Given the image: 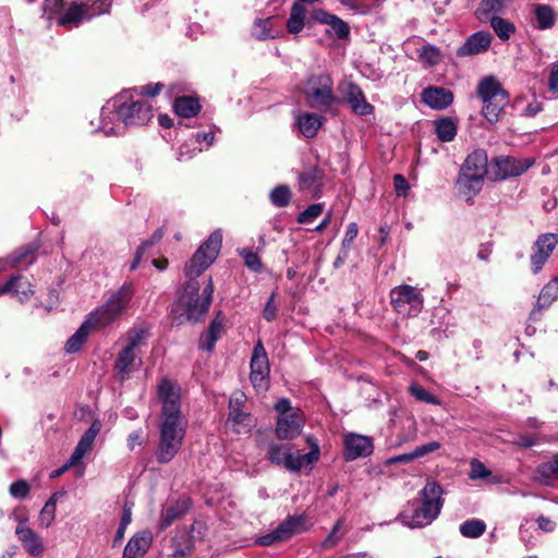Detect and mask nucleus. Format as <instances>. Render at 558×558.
Returning <instances> with one entry per match:
<instances>
[{
  "instance_id": "f257e3e1",
  "label": "nucleus",
  "mask_w": 558,
  "mask_h": 558,
  "mask_svg": "<svg viewBox=\"0 0 558 558\" xmlns=\"http://www.w3.org/2000/svg\"><path fill=\"white\" fill-rule=\"evenodd\" d=\"M157 398L161 403L159 417V439L156 460L166 464L171 462L180 451L186 434L187 421L181 411L180 388L168 378H162L157 386Z\"/></svg>"
},
{
  "instance_id": "f03ea898",
  "label": "nucleus",
  "mask_w": 558,
  "mask_h": 558,
  "mask_svg": "<svg viewBox=\"0 0 558 558\" xmlns=\"http://www.w3.org/2000/svg\"><path fill=\"white\" fill-rule=\"evenodd\" d=\"M135 293L134 283L124 282L118 290L113 291L107 301L92 311L80 328L65 343L68 353H75L88 338L92 330L105 328L114 323L129 307Z\"/></svg>"
},
{
  "instance_id": "7ed1b4c3",
  "label": "nucleus",
  "mask_w": 558,
  "mask_h": 558,
  "mask_svg": "<svg viewBox=\"0 0 558 558\" xmlns=\"http://www.w3.org/2000/svg\"><path fill=\"white\" fill-rule=\"evenodd\" d=\"M422 505L414 509H404L400 519L403 525L416 529L430 524L442 508V488L436 482H427L420 493Z\"/></svg>"
},
{
  "instance_id": "20e7f679",
  "label": "nucleus",
  "mask_w": 558,
  "mask_h": 558,
  "mask_svg": "<svg viewBox=\"0 0 558 558\" xmlns=\"http://www.w3.org/2000/svg\"><path fill=\"white\" fill-rule=\"evenodd\" d=\"M120 111V121L123 130L128 126H141L147 124L153 118V106L145 99L130 100L128 93L118 95L106 104V114Z\"/></svg>"
},
{
  "instance_id": "39448f33",
  "label": "nucleus",
  "mask_w": 558,
  "mask_h": 558,
  "mask_svg": "<svg viewBox=\"0 0 558 558\" xmlns=\"http://www.w3.org/2000/svg\"><path fill=\"white\" fill-rule=\"evenodd\" d=\"M477 96L482 100V113L485 119L489 123L498 122L509 102V95L500 83L492 76L481 80Z\"/></svg>"
},
{
  "instance_id": "423d86ee",
  "label": "nucleus",
  "mask_w": 558,
  "mask_h": 558,
  "mask_svg": "<svg viewBox=\"0 0 558 558\" xmlns=\"http://www.w3.org/2000/svg\"><path fill=\"white\" fill-rule=\"evenodd\" d=\"M307 442L311 445V450L304 454L291 453L287 446L272 442L269 445L268 458L277 465H283L291 472H299L303 466L318 461L320 456L319 447L316 442H312V437H307Z\"/></svg>"
},
{
  "instance_id": "0eeeda50",
  "label": "nucleus",
  "mask_w": 558,
  "mask_h": 558,
  "mask_svg": "<svg viewBox=\"0 0 558 558\" xmlns=\"http://www.w3.org/2000/svg\"><path fill=\"white\" fill-rule=\"evenodd\" d=\"M278 412L276 435L281 440H289L298 437L304 426V415L299 408L291 407L288 399H280L276 405Z\"/></svg>"
},
{
  "instance_id": "6e6552de",
  "label": "nucleus",
  "mask_w": 558,
  "mask_h": 558,
  "mask_svg": "<svg viewBox=\"0 0 558 558\" xmlns=\"http://www.w3.org/2000/svg\"><path fill=\"white\" fill-rule=\"evenodd\" d=\"M222 243L220 231L213 232L203 243L185 266V276L193 281L206 270L218 256Z\"/></svg>"
},
{
  "instance_id": "1a4fd4ad",
  "label": "nucleus",
  "mask_w": 558,
  "mask_h": 558,
  "mask_svg": "<svg viewBox=\"0 0 558 558\" xmlns=\"http://www.w3.org/2000/svg\"><path fill=\"white\" fill-rule=\"evenodd\" d=\"M332 85L329 75L319 74L308 77L304 87L308 106L318 110L328 109L336 100Z\"/></svg>"
},
{
  "instance_id": "9d476101",
  "label": "nucleus",
  "mask_w": 558,
  "mask_h": 558,
  "mask_svg": "<svg viewBox=\"0 0 558 558\" xmlns=\"http://www.w3.org/2000/svg\"><path fill=\"white\" fill-rule=\"evenodd\" d=\"M390 302L396 312L407 316H417L424 304V296L420 289L400 284L390 291Z\"/></svg>"
},
{
  "instance_id": "9b49d317",
  "label": "nucleus",
  "mask_w": 558,
  "mask_h": 558,
  "mask_svg": "<svg viewBox=\"0 0 558 558\" xmlns=\"http://www.w3.org/2000/svg\"><path fill=\"white\" fill-rule=\"evenodd\" d=\"M198 291L199 287L197 282L190 281L184 287V290L172 312L175 315L185 316L190 322H197L208 311L206 303L201 301Z\"/></svg>"
},
{
  "instance_id": "f8f14e48",
  "label": "nucleus",
  "mask_w": 558,
  "mask_h": 558,
  "mask_svg": "<svg viewBox=\"0 0 558 558\" xmlns=\"http://www.w3.org/2000/svg\"><path fill=\"white\" fill-rule=\"evenodd\" d=\"M307 518L305 514L291 515L281 522L274 531L259 536L256 543L260 546H271L289 539L294 534L305 531Z\"/></svg>"
},
{
  "instance_id": "ddd939ff",
  "label": "nucleus",
  "mask_w": 558,
  "mask_h": 558,
  "mask_svg": "<svg viewBox=\"0 0 558 558\" xmlns=\"http://www.w3.org/2000/svg\"><path fill=\"white\" fill-rule=\"evenodd\" d=\"M533 163V158L499 156L494 159L490 166L489 178L493 181H501L510 177H518L524 173Z\"/></svg>"
},
{
  "instance_id": "4468645a",
  "label": "nucleus",
  "mask_w": 558,
  "mask_h": 558,
  "mask_svg": "<svg viewBox=\"0 0 558 558\" xmlns=\"http://www.w3.org/2000/svg\"><path fill=\"white\" fill-rule=\"evenodd\" d=\"M250 367V380L254 389L257 392L266 391L269 386L270 366L266 350L262 341H258L254 345Z\"/></svg>"
},
{
  "instance_id": "2eb2a0df",
  "label": "nucleus",
  "mask_w": 558,
  "mask_h": 558,
  "mask_svg": "<svg viewBox=\"0 0 558 558\" xmlns=\"http://www.w3.org/2000/svg\"><path fill=\"white\" fill-rule=\"evenodd\" d=\"M557 244L558 235L556 233H544L537 238L531 254V268L533 274L536 275L542 270Z\"/></svg>"
},
{
  "instance_id": "dca6fc26",
  "label": "nucleus",
  "mask_w": 558,
  "mask_h": 558,
  "mask_svg": "<svg viewBox=\"0 0 558 558\" xmlns=\"http://www.w3.org/2000/svg\"><path fill=\"white\" fill-rule=\"evenodd\" d=\"M343 456L345 461H353L372 454L373 439L356 433H347L343 436Z\"/></svg>"
},
{
  "instance_id": "f3484780",
  "label": "nucleus",
  "mask_w": 558,
  "mask_h": 558,
  "mask_svg": "<svg viewBox=\"0 0 558 558\" xmlns=\"http://www.w3.org/2000/svg\"><path fill=\"white\" fill-rule=\"evenodd\" d=\"M15 535L31 556L39 557L44 553L45 547L40 536L27 525L26 520L19 522L15 527Z\"/></svg>"
},
{
  "instance_id": "a211bd4d",
  "label": "nucleus",
  "mask_w": 558,
  "mask_h": 558,
  "mask_svg": "<svg viewBox=\"0 0 558 558\" xmlns=\"http://www.w3.org/2000/svg\"><path fill=\"white\" fill-rule=\"evenodd\" d=\"M311 17L314 22L328 25L329 28L326 32L335 34L338 39H345L350 35V27L347 22L323 9L313 10Z\"/></svg>"
},
{
  "instance_id": "6ab92c4d",
  "label": "nucleus",
  "mask_w": 558,
  "mask_h": 558,
  "mask_svg": "<svg viewBox=\"0 0 558 558\" xmlns=\"http://www.w3.org/2000/svg\"><path fill=\"white\" fill-rule=\"evenodd\" d=\"M109 4L106 0L101 1L97 12L89 14L83 4L73 2L68 10L60 16L59 24L63 26H78L84 20H89L95 14L108 12Z\"/></svg>"
},
{
  "instance_id": "aec40b11",
  "label": "nucleus",
  "mask_w": 558,
  "mask_h": 558,
  "mask_svg": "<svg viewBox=\"0 0 558 558\" xmlns=\"http://www.w3.org/2000/svg\"><path fill=\"white\" fill-rule=\"evenodd\" d=\"M344 97L351 110L357 116H369L374 112V106L371 105L359 85L350 82L343 89Z\"/></svg>"
},
{
  "instance_id": "412c9836",
  "label": "nucleus",
  "mask_w": 558,
  "mask_h": 558,
  "mask_svg": "<svg viewBox=\"0 0 558 558\" xmlns=\"http://www.w3.org/2000/svg\"><path fill=\"white\" fill-rule=\"evenodd\" d=\"M153 543L150 531H141L134 534L126 543L122 558H144Z\"/></svg>"
},
{
  "instance_id": "4be33fe9",
  "label": "nucleus",
  "mask_w": 558,
  "mask_h": 558,
  "mask_svg": "<svg viewBox=\"0 0 558 558\" xmlns=\"http://www.w3.org/2000/svg\"><path fill=\"white\" fill-rule=\"evenodd\" d=\"M101 429L99 420H95L89 428L82 435L70 457V464H77L93 448V444Z\"/></svg>"
},
{
  "instance_id": "5701e85b",
  "label": "nucleus",
  "mask_w": 558,
  "mask_h": 558,
  "mask_svg": "<svg viewBox=\"0 0 558 558\" xmlns=\"http://www.w3.org/2000/svg\"><path fill=\"white\" fill-rule=\"evenodd\" d=\"M484 179L478 174L460 169L456 183L459 194L466 201L473 198L482 190Z\"/></svg>"
},
{
  "instance_id": "b1692460",
  "label": "nucleus",
  "mask_w": 558,
  "mask_h": 558,
  "mask_svg": "<svg viewBox=\"0 0 558 558\" xmlns=\"http://www.w3.org/2000/svg\"><path fill=\"white\" fill-rule=\"evenodd\" d=\"M492 44L488 32H476L457 50L459 57L474 56L486 51Z\"/></svg>"
},
{
  "instance_id": "393cba45",
  "label": "nucleus",
  "mask_w": 558,
  "mask_h": 558,
  "mask_svg": "<svg viewBox=\"0 0 558 558\" xmlns=\"http://www.w3.org/2000/svg\"><path fill=\"white\" fill-rule=\"evenodd\" d=\"M422 101L432 109L444 110L452 104L453 95L442 87H428L422 93Z\"/></svg>"
},
{
  "instance_id": "a878e982",
  "label": "nucleus",
  "mask_w": 558,
  "mask_h": 558,
  "mask_svg": "<svg viewBox=\"0 0 558 558\" xmlns=\"http://www.w3.org/2000/svg\"><path fill=\"white\" fill-rule=\"evenodd\" d=\"M558 296V277H555L543 287L537 298L536 304L530 314L532 320H537L541 311L549 307Z\"/></svg>"
},
{
  "instance_id": "bb28decb",
  "label": "nucleus",
  "mask_w": 558,
  "mask_h": 558,
  "mask_svg": "<svg viewBox=\"0 0 558 558\" xmlns=\"http://www.w3.org/2000/svg\"><path fill=\"white\" fill-rule=\"evenodd\" d=\"M12 294L16 296L21 302L29 299L34 293L32 284L25 280L22 276H12L9 281L0 287V295Z\"/></svg>"
},
{
  "instance_id": "cd10ccee",
  "label": "nucleus",
  "mask_w": 558,
  "mask_h": 558,
  "mask_svg": "<svg viewBox=\"0 0 558 558\" xmlns=\"http://www.w3.org/2000/svg\"><path fill=\"white\" fill-rule=\"evenodd\" d=\"M465 172H471L485 178L489 175L490 169H488V157L484 149H475L469 154L462 163L461 168Z\"/></svg>"
},
{
  "instance_id": "c85d7f7f",
  "label": "nucleus",
  "mask_w": 558,
  "mask_h": 558,
  "mask_svg": "<svg viewBox=\"0 0 558 558\" xmlns=\"http://www.w3.org/2000/svg\"><path fill=\"white\" fill-rule=\"evenodd\" d=\"M294 118L300 133L306 138H313L324 122V117L317 113H298Z\"/></svg>"
},
{
  "instance_id": "c756f323",
  "label": "nucleus",
  "mask_w": 558,
  "mask_h": 558,
  "mask_svg": "<svg viewBox=\"0 0 558 558\" xmlns=\"http://www.w3.org/2000/svg\"><path fill=\"white\" fill-rule=\"evenodd\" d=\"M307 9L300 2H294L290 9V14L286 23L289 34L299 35L306 23Z\"/></svg>"
},
{
  "instance_id": "7c9ffc66",
  "label": "nucleus",
  "mask_w": 558,
  "mask_h": 558,
  "mask_svg": "<svg viewBox=\"0 0 558 558\" xmlns=\"http://www.w3.org/2000/svg\"><path fill=\"white\" fill-rule=\"evenodd\" d=\"M141 360L136 352L123 348L118 355L114 367L120 380H125L130 373L135 368L136 363Z\"/></svg>"
},
{
  "instance_id": "2f4dec72",
  "label": "nucleus",
  "mask_w": 558,
  "mask_h": 558,
  "mask_svg": "<svg viewBox=\"0 0 558 558\" xmlns=\"http://www.w3.org/2000/svg\"><path fill=\"white\" fill-rule=\"evenodd\" d=\"M227 423L232 424L233 430L238 434L250 433L255 426L253 416L248 412L243 411V409L229 410Z\"/></svg>"
},
{
  "instance_id": "473e14b6",
  "label": "nucleus",
  "mask_w": 558,
  "mask_h": 558,
  "mask_svg": "<svg viewBox=\"0 0 558 558\" xmlns=\"http://www.w3.org/2000/svg\"><path fill=\"white\" fill-rule=\"evenodd\" d=\"M114 113L106 114V105L101 108L100 112V126L99 130L106 135H120L123 133V126L120 121L119 108H116Z\"/></svg>"
},
{
  "instance_id": "72a5a7b5",
  "label": "nucleus",
  "mask_w": 558,
  "mask_h": 558,
  "mask_svg": "<svg viewBox=\"0 0 558 558\" xmlns=\"http://www.w3.org/2000/svg\"><path fill=\"white\" fill-rule=\"evenodd\" d=\"M171 547L173 548L171 558H187L193 549L190 534L185 530L177 531L171 539Z\"/></svg>"
},
{
  "instance_id": "f704fd0d",
  "label": "nucleus",
  "mask_w": 558,
  "mask_h": 558,
  "mask_svg": "<svg viewBox=\"0 0 558 558\" xmlns=\"http://www.w3.org/2000/svg\"><path fill=\"white\" fill-rule=\"evenodd\" d=\"M320 178V171L317 168H308L304 170L299 175L300 190L302 192L310 193L313 196H317Z\"/></svg>"
},
{
  "instance_id": "c9c22d12",
  "label": "nucleus",
  "mask_w": 558,
  "mask_h": 558,
  "mask_svg": "<svg viewBox=\"0 0 558 558\" xmlns=\"http://www.w3.org/2000/svg\"><path fill=\"white\" fill-rule=\"evenodd\" d=\"M281 34L280 29L275 28L274 17H267L255 21L252 27V35L258 40H266L270 38L279 37Z\"/></svg>"
},
{
  "instance_id": "e433bc0d",
  "label": "nucleus",
  "mask_w": 558,
  "mask_h": 558,
  "mask_svg": "<svg viewBox=\"0 0 558 558\" xmlns=\"http://www.w3.org/2000/svg\"><path fill=\"white\" fill-rule=\"evenodd\" d=\"M173 108L179 117L192 118L199 112L201 104L197 98L184 96L174 101Z\"/></svg>"
},
{
  "instance_id": "4c0bfd02",
  "label": "nucleus",
  "mask_w": 558,
  "mask_h": 558,
  "mask_svg": "<svg viewBox=\"0 0 558 558\" xmlns=\"http://www.w3.org/2000/svg\"><path fill=\"white\" fill-rule=\"evenodd\" d=\"M457 124L450 118H441L435 121V131L441 142H452L457 135Z\"/></svg>"
},
{
  "instance_id": "58836bf2",
  "label": "nucleus",
  "mask_w": 558,
  "mask_h": 558,
  "mask_svg": "<svg viewBox=\"0 0 558 558\" xmlns=\"http://www.w3.org/2000/svg\"><path fill=\"white\" fill-rule=\"evenodd\" d=\"M35 247L27 246L21 252L13 253L8 260H0V270L4 269V266L2 264L9 263L12 267L16 265H32L35 262Z\"/></svg>"
},
{
  "instance_id": "ea45409f",
  "label": "nucleus",
  "mask_w": 558,
  "mask_h": 558,
  "mask_svg": "<svg viewBox=\"0 0 558 558\" xmlns=\"http://www.w3.org/2000/svg\"><path fill=\"white\" fill-rule=\"evenodd\" d=\"M536 473L545 484H548L551 480H558V454L554 456L550 461L541 463L536 469Z\"/></svg>"
},
{
  "instance_id": "a19ab883",
  "label": "nucleus",
  "mask_w": 558,
  "mask_h": 558,
  "mask_svg": "<svg viewBox=\"0 0 558 558\" xmlns=\"http://www.w3.org/2000/svg\"><path fill=\"white\" fill-rule=\"evenodd\" d=\"M535 17L539 29H547L555 24V13L549 5L537 4L535 5Z\"/></svg>"
},
{
  "instance_id": "79ce46f5",
  "label": "nucleus",
  "mask_w": 558,
  "mask_h": 558,
  "mask_svg": "<svg viewBox=\"0 0 558 558\" xmlns=\"http://www.w3.org/2000/svg\"><path fill=\"white\" fill-rule=\"evenodd\" d=\"M490 26L501 40H508L515 32L514 25L500 16L492 17Z\"/></svg>"
},
{
  "instance_id": "37998d69",
  "label": "nucleus",
  "mask_w": 558,
  "mask_h": 558,
  "mask_svg": "<svg viewBox=\"0 0 558 558\" xmlns=\"http://www.w3.org/2000/svg\"><path fill=\"white\" fill-rule=\"evenodd\" d=\"M459 530L464 537L476 538L483 535L486 524L482 520L471 519L463 522Z\"/></svg>"
},
{
  "instance_id": "c03bdc74",
  "label": "nucleus",
  "mask_w": 558,
  "mask_h": 558,
  "mask_svg": "<svg viewBox=\"0 0 558 558\" xmlns=\"http://www.w3.org/2000/svg\"><path fill=\"white\" fill-rule=\"evenodd\" d=\"M186 508L184 506H169L166 508L160 515V529H167L177 519L184 514Z\"/></svg>"
},
{
  "instance_id": "a18cd8bd",
  "label": "nucleus",
  "mask_w": 558,
  "mask_h": 558,
  "mask_svg": "<svg viewBox=\"0 0 558 558\" xmlns=\"http://www.w3.org/2000/svg\"><path fill=\"white\" fill-rule=\"evenodd\" d=\"M512 0H482L476 11L477 15L481 19L483 15H488L490 13H499Z\"/></svg>"
},
{
  "instance_id": "49530a36",
  "label": "nucleus",
  "mask_w": 558,
  "mask_h": 558,
  "mask_svg": "<svg viewBox=\"0 0 558 558\" xmlns=\"http://www.w3.org/2000/svg\"><path fill=\"white\" fill-rule=\"evenodd\" d=\"M291 198L290 189L287 185H278L270 192V202L277 207H286Z\"/></svg>"
},
{
  "instance_id": "de8ad7c7",
  "label": "nucleus",
  "mask_w": 558,
  "mask_h": 558,
  "mask_svg": "<svg viewBox=\"0 0 558 558\" xmlns=\"http://www.w3.org/2000/svg\"><path fill=\"white\" fill-rule=\"evenodd\" d=\"M409 392L417 401L425 402L428 404H436V405L440 404V401L435 396L429 393L425 388H423L422 386H420L417 384H412L409 387Z\"/></svg>"
},
{
  "instance_id": "09e8293b",
  "label": "nucleus",
  "mask_w": 558,
  "mask_h": 558,
  "mask_svg": "<svg viewBox=\"0 0 558 558\" xmlns=\"http://www.w3.org/2000/svg\"><path fill=\"white\" fill-rule=\"evenodd\" d=\"M240 255L244 260L245 266L254 272H259L262 270V262L259 256L248 248H242L240 251Z\"/></svg>"
},
{
  "instance_id": "8fccbe9b",
  "label": "nucleus",
  "mask_w": 558,
  "mask_h": 558,
  "mask_svg": "<svg viewBox=\"0 0 558 558\" xmlns=\"http://www.w3.org/2000/svg\"><path fill=\"white\" fill-rule=\"evenodd\" d=\"M471 470L469 473V477L473 481L476 480H485L492 475L490 470H488L483 462L477 459H473L470 463Z\"/></svg>"
},
{
  "instance_id": "3c124183",
  "label": "nucleus",
  "mask_w": 558,
  "mask_h": 558,
  "mask_svg": "<svg viewBox=\"0 0 558 558\" xmlns=\"http://www.w3.org/2000/svg\"><path fill=\"white\" fill-rule=\"evenodd\" d=\"M324 206L323 204H313L308 206L304 211H302L298 217L299 223H308L312 222L315 218H317L323 213Z\"/></svg>"
},
{
  "instance_id": "603ef678",
  "label": "nucleus",
  "mask_w": 558,
  "mask_h": 558,
  "mask_svg": "<svg viewBox=\"0 0 558 558\" xmlns=\"http://www.w3.org/2000/svg\"><path fill=\"white\" fill-rule=\"evenodd\" d=\"M420 57L428 65H435L440 60L439 50L432 45L423 46L420 52Z\"/></svg>"
},
{
  "instance_id": "864d4df0",
  "label": "nucleus",
  "mask_w": 558,
  "mask_h": 558,
  "mask_svg": "<svg viewBox=\"0 0 558 558\" xmlns=\"http://www.w3.org/2000/svg\"><path fill=\"white\" fill-rule=\"evenodd\" d=\"M56 518V508L52 507V504H45L39 515H38V524L41 527H49Z\"/></svg>"
},
{
  "instance_id": "5fc2aeb1",
  "label": "nucleus",
  "mask_w": 558,
  "mask_h": 558,
  "mask_svg": "<svg viewBox=\"0 0 558 558\" xmlns=\"http://www.w3.org/2000/svg\"><path fill=\"white\" fill-rule=\"evenodd\" d=\"M146 331L144 329L132 330L128 333V343L124 348L135 350L144 343Z\"/></svg>"
},
{
  "instance_id": "6e6d98bb",
  "label": "nucleus",
  "mask_w": 558,
  "mask_h": 558,
  "mask_svg": "<svg viewBox=\"0 0 558 558\" xmlns=\"http://www.w3.org/2000/svg\"><path fill=\"white\" fill-rule=\"evenodd\" d=\"M343 525V520L339 519L336 524L333 525L331 532L329 535L325 538L322 546L324 548H330L333 547L342 537V534H339L341 527Z\"/></svg>"
},
{
  "instance_id": "4d7b16f0",
  "label": "nucleus",
  "mask_w": 558,
  "mask_h": 558,
  "mask_svg": "<svg viewBox=\"0 0 558 558\" xmlns=\"http://www.w3.org/2000/svg\"><path fill=\"white\" fill-rule=\"evenodd\" d=\"M10 494L17 499H24L29 494V485L24 480H19L10 485Z\"/></svg>"
},
{
  "instance_id": "13d9d810",
  "label": "nucleus",
  "mask_w": 558,
  "mask_h": 558,
  "mask_svg": "<svg viewBox=\"0 0 558 558\" xmlns=\"http://www.w3.org/2000/svg\"><path fill=\"white\" fill-rule=\"evenodd\" d=\"M357 233H359L357 225L355 222H351L347 228V231H345V234H344V238L342 241V246L344 248H350V246L354 242L355 238L357 236Z\"/></svg>"
},
{
  "instance_id": "bf43d9fd",
  "label": "nucleus",
  "mask_w": 558,
  "mask_h": 558,
  "mask_svg": "<svg viewBox=\"0 0 558 558\" xmlns=\"http://www.w3.org/2000/svg\"><path fill=\"white\" fill-rule=\"evenodd\" d=\"M440 448V444L438 441H430L424 444L422 446L416 447L413 450V456L416 458H421L427 453L434 452Z\"/></svg>"
},
{
  "instance_id": "052dcab7",
  "label": "nucleus",
  "mask_w": 558,
  "mask_h": 558,
  "mask_svg": "<svg viewBox=\"0 0 558 558\" xmlns=\"http://www.w3.org/2000/svg\"><path fill=\"white\" fill-rule=\"evenodd\" d=\"M246 402V396L242 391H234L229 400V410L243 409Z\"/></svg>"
},
{
  "instance_id": "680f3d73",
  "label": "nucleus",
  "mask_w": 558,
  "mask_h": 558,
  "mask_svg": "<svg viewBox=\"0 0 558 558\" xmlns=\"http://www.w3.org/2000/svg\"><path fill=\"white\" fill-rule=\"evenodd\" d=\"M548 89L553 93H558V60L550 65Z\"/></svg>"
},
{
  "instance_id": "e2e57ef3",
  "label": "nucleus",
  "mask_w": 558,
  "mask_h": 558,
  "mask_svg": "<svg viewBox=\"0 0 558 558\" xmlns=\"http://www.w3.org/2000/svg\"><path fill=\"white\" fill-rule=\"evenodd\" d=\"M393 185H395L396 193L399 196H405L407 192L410 189V185H409L408 181L401 174H396L395 175V178H393Z\"/></svg>"
},
{
  "instance_id": "0e129e2a",
  "label": "nucleus",
  "mask_w": 558,
  "mask_h": 558,
  "mask_svg": "<svg viewBox=\"0 0 558 558\" xmlns=\"http://www.w3.org/2000/svg\"><path fill=\"white\" fill-rule=\"evenodd\" d=\"M215 140V134L210 132H198L195 134V141L201 145L198 151L203 150V147H209Z\"/></svg>"
},
{
  "instance_id": "69168bd1",
  "label": "nucleus",
  "mask_w": 558,
  "mask_h": 558,
  "mask_svg": "<svg viewBox=\"0 0 558 558\" xmlns=\"http://www.w3.org/2000/svg\"><path fill=\"white\" fill-rule=\"evenodd\" d=\"M274 301H275V293H272L270 295V298L268 299V301L264 307V311H263V317L267 322L274 320L277 315V307L275 306Z\"/></svg>"
},
{
  "instance_id": "338daca9",
  "label": "nucleus",
  "mask_w": 558,
  "mask_h": 558,
  "mask_svg": "<svg viewBox=\"0 0 558 558\" xmlns=\"http://www.w3.org/2000/svg\"><path fill=\"white\" fill-rule=\"evenodd\" d=\"M64 10L63 0H45L44 12L45 13H60Z\"/></svg>"
},
{
  "instance_id": "774afa93",
  "label": "nucleus",
  "mask_w": 558,
  "mask_h": 558,
  "mask_svg": "<svg viewBox=\"0 0 558 558\" xmlns=\"http://www.w3.org/2000/svg\"><path fill=\"white\" fill-rule=\"evenodd\" d=\"M218 338L209 335L207 331L199 338V348L202 350L211 351L217 342Z\"/></svg>"
}]
</instances>
